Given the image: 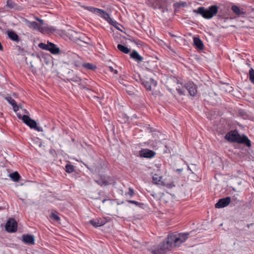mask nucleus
<instances>
[{
  "instance_id": "obj_32",
  "label": "nucleus",
  "mask_w": 254,
  "mask_h": 254,
  "mask_svg": "<svg viewBox=\"0 0 254 254\" xmlns=\"http://www.w3.org/2000/svg\"><path fill=\"white\" fill-rule=\"evenodd\" d=\"M13 2L11 0H7L6 2V5L9 8L13 7Z\"/></svg>"
},
{
  "instance_id": "obj_25",
  "label": "nucleus",
  "mask_w": 254,
  "mask_h": 254,
  "mask_svg": "<svg viewBox=\"0 0 254 254\" xmlns=\"http://www.w3.org/2000/svg\"><path fill=\"white\" fill-rule=\"evenodd\" d=\"M74 170V166L70 164H66L65 166V171L68 173H72Z\"/></svg>"
},
{
  "instance_id": "obj_12",
  "label": "nucleus",
  "mask_w": 254,
  "mask_h": 254,
  "mask_svg": "<svg viewBox=\"0 0 254 254\" xmlns=\"http://www.w3.org/2000/svg\"><path fill=\"white\" fill-rule=\"evenodd\" d=\"M107 222L104 218H98L90 220L89 223L94 227H100L104 225Z\"/></svg>"
},
{
  "instance_id": "obj_21",
  "label": "nucleus",
  "mask_w": 254,
  "mask_h": 254,
  "mask_svg": "<svg viewBox=\"0 0 254 254\" xmlns=\"http://www.w3.org/2000/svg\"><path fill=\"white\" fill-rule=\"evenodd\" d=\"M118 49L121 52L125 54H127L129 52L130 50L127 47H125L121 44L118 45Z\"/></svg>"
},
{
  "instance_id": "obj_33",
  "label": "nucleus",
  "mask_w": 254,
  "mask_h": 254,
  "mask_svg": "<svg viewBox=\"0 0 254 254\" xmlns=\"http://www.w3.org/2000/svg\"><path fill=\"white\" fill-rule=\"evenodd\" d=\"M34 128L38 131H43L42 127L37 126V125H36V127H34Z\"/></svg>"
},
{
  "instance_id": "obj_42",
  "label": "nucleus",
  "mask_w": 254,
  "mask_h": 254,
  "mask_svg": "<svg viewBox=\"0 0 254 254\" xmlns=\"http://www.w3.org/2000/svg\"><path fill=\"white\" fill-rule=\"evenodd\" d=\"M247 65H248V66H250V65H249L248 64H247Z\"/></svg>"
},
{
  "instance_id": "obj_14",
  "label": "nucleus",
  "mask_w": 254,
  "mask_h": 254,
  "mask_svg": "<svg viewBox=\"0 0 254 254\" xmlns=\"http://www.w3.org/2000/svg\"><path fill=\"white\" fill-rule=\"evenodd\" d=\"M22 241L28 245H34L35 239L31 235H23L22 237Z\"/></svg>"
},
{
  "instance_id": "obj_29",
  "label": "nucleus",
  "mask_w": 254,
  "mask_h": 254,
  "mask_svg": "<svg viewBox=\"0 0 254 254\" xmlns=\"http://www.w3.org/2000/svg\"><path fill=\"white\" fill-rule=\"evenodd\" d=\"M134 192L133 189L129 188L128 189V191L126 193V195H129L130 197H132L134 195Z\"/></svg>"
},
{
  "instance_id": "obj_23",
  "label": "nucleus",
  "mask_w": 254,
  "mask_h": 254,
  "mask_svg": "<svg viewBox=\"0 0 254 254\" xmlns=\"http://www.w3.org/2000/svg\"><path fill=\"white\" fill-rule=\"evenodd\" d=\"M8 36L10 39H11L13 41H17L18 40V36L14 32H12V31L8 32Z\"/></svg>"
},
{
  "instance_id": "obj_11",
  "label": "nucleus",
  "mask_w": 254,
  "mask_h": 254,
  "mask_svg": "<svg viewBox=\"0 0 254 254\" xmlns=\"http://www.w3.org/2000/svg\"><path fill=\"white\" fill-rule=\"evenodd\" d=\"M97 14L104 18L108 22H109L110 24L116 27L117 25H118V23L116 21H114L111 18L109 15L106 11H104L100 9V11Z\"/></svg>"
},
{
  "instance_id": "obj_36",
  "label": "nucleus",
  "mask_w": 254,
  "mask_h": 254,
  "mask_svg": "<svg viewBox=\"0 0 254 254\" xmlns=\"http://www.w3.org/2000/svg\"><path fill=\"white\" fill-rule=\"evenodd\" d=\"M220 83L221 84H224L225 83L223 82L222 81H220Z\"/></svg>"
},
{
  "instance_id": "obj_41",
  "label": "nucleus",
  "mask_w": 254,
  "mask_h": 254,
  "mask_svg": "<svg viewBox=\"0 0 254 254\" xmlns=\"http://www.w3.org/2000/svg\"><path fill=\"white\" fill-rule=\"evenodd\" d=\"M188 169H189V170H190V168H189V167H188Z\"/></svg>"
},
{
  "instance_id": "obj_31",
  "label": "nucleus",
  "mask_w": 254,
  "mask_h": 254,
  "mask_svg": "<svg viewBox=\"0 0 254 254\" xmlns=\"http://www.w3.org/2000/svg\"><path fill=\"white\" fill-rule=\"evenodd\" d=\"M150 82L151 85V90L153 91L157 85V81L156 80H151Z\"/></svg>"
},
{
  "instance_id": "obj_27",
  "label": "nucleus",
  "mask_w": 254,
  "mask_h": 254,
  "mask_svg": "<svg viewBox=\"0 0 254 254\" xmlns=\"http://www.w3.org/2000/svg\"><path fill=\"white\" fill-rule=\"evenodd\" d=\"M86 9L87 10H88L89 11H90L94 13H95V14H98V13L100 11V9L94 8L92 7H87Z\"/></svg>"
},
{
  "instance_id": "obj_7",
  "label": "nucleus",
  "mask_w": 254,
  "mask_h": 254,
  "mask_svg": "<svg viewBox=\"0 0 254 254\" xmlns=\"http://www.w3.org/2000/svg\"><path fill=\"white\" fill-rule=\"evenodd\" d=\"M17 116L19 119L22 120L23 123L29 126L31 128H34V127H36V122L31 119L29 116L27 115H23L22 116L19 113L17 114Z\"/></svg>"
},
{
  "instance_id": "obj_9",
  "label": "nucleus",
  "mask_w": 254,
  "mask_h": 254,
  "mask_svg": "<svg viewBox=\"0 0 254 254\" xmlns=\"http://www.w3.org/2000/svg\"><path fill=\"white\" fill-rule=\"evenodd\" d=\"M95 181L102 186L112 184L113 180L110 177L101 176L98 179L95 180Z\"/></svg>"
},
{
  "instance_id": "obj_5",
  "label": "nucleus",
  "mask_w": 254,
  "mask_h": 254,
  "mask_svg": "<svg viewBox=\"0 0 254 254\" xmlns=\"http://www.w3.org/2000/svg\"><path fill=\"white\" fill-rule=\"evenodd\" d=\"M179 80H178L177 84H181L184 85L183 88H180V87L177 88L179 93L181 95H185V91L184 89H186L190 95L191 96H194L197 93V87L192 81L190 80H184L185 82H179Z\"/></svg>"
},
{
  "instance_id": "obj_28",
  "label": "nucleus",
  "mask_w": 254,
  "mask_h": 254,
  "mask_svg": "<svg viewBox=\"0 0 254 254\" xmlns=\"http://www.w3.org/2000/svg\"><path fill=\"white\" fill-rule=\"evenodd\" d=\"M51 218L56 221H59L60 220V217L59 216L56 214V213H52V214H51Z\"/></svg>"
},
{
  "instance_id": "obj_4",
  "label": "nucleus",
  "mask_w": 254,
  "mask_h": 254,
  "mask_svg": "<svg viewBox=\"0 0 254 254\" xmlns=\"http://www.w3.org/2000/svg\"><path fill=\"white\" fill-rule=\"evenodd\" d=\"M218 10V7L216 5H211L207 9L204 7H199L197 9H193V12L201 15L204 18L209 19L215 15Z\"/></svg>"
},
{
  "instance_id": "obj_1",
  "label": "nucleus",
  "mask_w": 254,
  "mask_h": 254,
  "mask_svg": "<svg viewBox=\"0 0 254 254\" xmlns=\"http://www.w3.org/2000/svg\"><path fill=\"white\" fill-rule=\"evenodd\" d=\"M189 235V233H180L177 235L170 234L165 241L161 242L157 247H153L151 252L153 254H166L167 250L170 251L173 248L179 247L187 240Z\"/></svg>"
},
{
  "instance_id": "obj_40",
  "label": "nucleus",
  "mask_w": 254,
  "mask_h": 254,
  "mask_svg": "<svg viewBox=\"0 0 254 254\" xmlns=\"http://www.w3.org/2000/svg\"><path fill=\"white\" fill-rule=\"evenodd\" d=\"M24 112H25V113H27V111H26V110H24Z\"/></svg>"
},
{
  "instance_id": "obj_15",
  "label": "nucleus",
  "mask_w": 254,
  "mask_h": 254,
  "mask_svg": "<svg viewBox=\"0 0 254 254\" xmlns=\"http://www.w3.org/2000/svg\"><path fill=\"white\" fill-rule=\"evenodd\" d=\"M5 99L13 107V111L15 112L18 111L19 107L17 106L15 100L10 96L5 97Z\"/></svg>"
},
{
  "instance_id": "obj_17",
  "label": "nucleus",
  "mask_w": 254,
  "mask_h": 254,
  "mask_svg": "<svg viewBox=\"0 0 254 254\" xmlns=\"http://www.w3.org/2000/svg\"><path fill=\"white\" fill-rule=\"evenodd\" d=\"M162 179V177L161 176H159L157 174H154L152 177L153 182L157 185L164 186V183L161 181Z\"/></svg>"
},
{
  "instance_id": "obj_30",
  "label": "nucleus",
  "mask_w": 254,
  "mask_h": 254,
  "mask_svg": "<svg viewBox=\"0 0 254 254\" xmlns=\"http://www.w3.org/2000/svg\"><path fill=\"white\" fill-rule=\"evenodd\" d=\"M250 79H254V71L252 68L249 70Z\"/></svg>"
},
{
  "instance_id": "obj_26",
  "label": "nucleus",
  "mask_w": 254,
  "mask_h": 254,
  "mask_svg": "<svg viewBox=\"0 0 254 254\" xmlns=\"http://www.w3.org/2000/svg\"><path fill=\"white\" fill-rule=\"evenodd\" d=\"M127 202L129 203L135 204L136 206H138L140 208H142V206L144 205L143 203L138 202L135 200H127Z\"/></svg>"
},
{
  "instance_id": "obj_20",
  "label": "nucleus",
  "mask_w": 254,
  "mask_h": 254,
  "mask_svg": "<svg viewBox=\"0 0 254 254\" xmlns=\"http://www.w3.org/2000/svg\"><path fill=\"white\" fill-rule=\"evenodd\" d=\"M82 66L88 70H94L96 68V66L95 64L91 63H84L82 64Z\"/></svg>"
},
{
  "instance_id": "obj_13",
  "label": "nucleus",
  "mask_w": 254,
  "mask_h": 254,
  "mask_svg": "<svg viewBox=\"0 0 254 254\" xmlns=\"http://www.w3.org/2000/svg\"><path fill=\"white\" fill-rule=\"evenodd\" d=\"M139 154L141 157L151 158L155 156V153L153 151L146 149L140 151Z\"/></svg>"
},
{
  "instance_id": "obj_39",
  "label": "nucleus",
  "mask_w": 254,
  "mask_h": 254,
  "mask_svg": "<svg viewBox=\"0 0 254 254\" xmlns=\"http://www.w3.org/2000/svg\"><path fill=\"white\" fill-rule=\"evenodd\" d=\"M106 201V199H104L102 202L104 203Z\"/></svg>"
},
{
  "instance_id": "obj_19",
  "label": "nucleus",
  "mask_w": 254,
  "mask_h": 254,
  "mask_svg": "<svg viewBox=\"0 0 254 254\" xmlns=\"http://www.w3.org/2000/svg\"><path fill=\"white\" fill-rule=\"evenodd\" d=\"M140 83L147 90L151 91V80H139Z\"/></svg>"
},
{
  "instance_id": "obj_16",
  "label": "nucleus",
  "mask_w": 254,
  "mask_h": 254,
  "mask_svg": "<svg viewBox=\"0 0 254 254\" xmlns=\"http://www.w3.org/2000/svg\"><path fill=\"white\" fill-rule=\"evenodd\" d=\"M130 56L132 59L137 62H142L143 60V57H141L136 51H133L130 54Z\"/></svg>"
},
{
  "instance_id": "obj_24",
  "label": "nucleus",
  "mask_w": 254,
  "mask_h": 254,
  "mask_svg": "<svg viewBox=\"0 0 254 254\" xmlns=\"http://www.w3.org/2000/svg\"><path fill=\"white\" fill-rule=\"evenodd\" d=\"M232 10L234 13L238 15H241L243 13V10L240 7L236 5L232 6Z\"/></svg>"
},
{
  "instance_id": "obj_3",
  "label": "nucleus",
  "mask_w": 254,
  "mask_h": 254,
  "mask_svg": "<svg viewBox=\"0 0 254 254\" xmlns=\"http://www.w3.org/2000/svg\"><path fill=\"white\" fill-rule=\"evenodd\" d=\"M225 138L231 142H237L244 144L247 147L251 146L250 140L245 135L241 136L237 130H234L228 132L225 136Z\"/></svg>"
},
{
  "instance_id": "obj_6",
  "label": "nucleus",
  "mask_w": 254,
  "mask_h": 254,
  "mask_svg": "<svg viewBox=\"0 0 254 254\" xmlns=\"http://www.w3.org/2000/svg\"><path fill=\"white\" fill-rule=\"evenodd\" d=\"M38 46L42 49L49 51L53 54H58L60 52L59 48L51 42H48L47 44L41 43L39 44Z\"/></svg>"
},
{
  "instance_id": "obj_2",
  "label": "nucleus",
  "mask_w": 254,
  "mask_h": 254,
  "mask_svg": "<svg viewBox=\"0 0 254 254\" xmlns=\"http://www.w3.org/2000/svg\"><path fill=\"white\" fill-rule=\"evenodd\" d=\"M35 19L39 22V24L35 21H30L26 20V25L30 28L43 33H53L55 31V29L54 27L49 26L46 24L43 20L38 18H36Z\"/></svg>"
},
{
  "instance_id": "obj_18",
  "label": "nucleus",
  "mask_w": 254,
  "mask_h": 254,
  "mask_svg": "<svg viewBox=\"0 0 254 254\" xmlns=\"http://www.w3.org/2000/svg\"><path fill=\"white\" fill-rule=\"evenodd\" d=\"M193 43L194 45L199 49L202 50L203 48V44L201 40L198 37H194Z\"/></svg>"
},
{
  "instance_id": "obj_8",
  "label": "nucleus",
  "mask_w": 254,
  "mask_h": 254,
  "mask_svg": "<svg viewBox=\"0 0 254 254\" xmlns=\"http://www.w3.org/2000/svg\"><path fill=\"white\" fill-rule=\"evenodd\" d=\"M17 223L13 218L8 219L5 225V230L9 233H13L16 231Z\"/></svg>"
},
{
  "instance_id": "obj_34",
  "label": "nucleus",
  "mask_w": 254,
  "mask_h": 254,
  "mask_svg": "<svg viewBox=\"0 0 254 254\" xmlns=\"http://www.w3.org/2000/svg\"><path fill=\"white\" fill-rule=\"evenodd\" d=\"M93 97L94 99H99V97L98 96H93Z\"/></svg>"
},
{
  "instance_id": "obj_37",
  "label": "nucleus",
  "mask_w": 254,
  "mask_h": 254,
  "mask_svg": "<svg viewBox=\"0 0 254 254\" xmlns=\"http://www.w3.org/2000/svg\"><path fill=\"white\" fill-rule=\"evenodd\" d=\"M114 71H115V73H117L118 72V71H117V70H114Z\"/></svg>"
},
{
  "instance_id": "obj_38",
  "label": "nucleus",
  "mask_w": 254,
  "mask_h": 254,
  "mask_svg": "<svg viewBox=\"0 0 254 254\" xmlns=\"http://www.w3.org/2000/svg\"><path fill=\"white\" fill-rule=\"evenodd\" d=\"M251 81L252 82V83H254V80H251Z\"/></svg>"
},
{
  "instance_id": "obj_35",
  "label": "nucleus",
  "mask_w": 254,
  "mask_h": 254,
  "mask_svg": "<svg viewBox=\"0 0 254 254\" xmlns=\"http://www.w3.org/2000/svg\"><path fill=\"white\" fill-rule=\"evenodd\" d=\"M75 65L77 66H80V64H75Z\"/></svg>"
},
{
  "instance_id": "obj_10",
  "label": "nucleus",
  "mask_w": 254,
  "mask_h": 254,
  "mask_svg": "<svg viewBox=\"0 0 254 254\" xmlns=\"http://www.w3.org/2000/svg\"><path fill=\"white\" fill-rule=\"evenodd\" d=\"M231 202V197L229 196L220 199L215 204V206L217 208H221L228 206Z\"/></svg>"
},
{
  "instance_id": "obj_22",
  "label": "nucleus",
  "mask_w": 254,
  "mask_h": 254,
  "mask_svg": "<svg viewBox=\"0 0 254 254\" xmlns=\"http://www.w3.org/2000/svg\"><path fill=\"white\" fill-rule=\"evenodd\" d=\"M9 177L13 181L15 182L18 181L20 178V175L17 172H15L14 173L10 174L9 175Z\"/></svg>"
}]
</instances>
